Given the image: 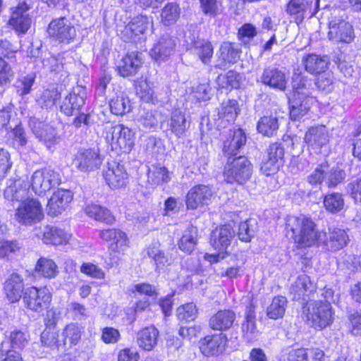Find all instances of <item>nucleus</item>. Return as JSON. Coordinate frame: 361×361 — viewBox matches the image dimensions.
I'll return each mask as SVG.
<instances>
[{"label": "nucleus", "instance_id": "64", "mask_svg": "<svg viewBox=\"0 0 361 361\" xmlns=\"http://www.w3.org/2000/svg\"><path fill=\"white\" fill-rule=\"evenodd\" d=\"M346 190L355 202L361 204V177L348 183Z\"/></svg>", "mask_w": 361, "mask_h": 361}, {"label": "nucleus", "instance_id": "2", "mask_svg": "<svg viewBox=\"0 0 361 361\" xmlns=\"http://www.w3.org/2000/svg\"><path fill=\"white\" fill-rule=\"evenodd\" d=\"M252 165L245 156L229 157L224 167V176L227 183L240 185L247 182L252 174Z\"/></svg>", "mask_w": 361, "mask_h": 361}, {"label": "nucleus", "instance_id": "20", "mask_svg": "<svg viewBox=\"0 0 361 361\" xmlns=\"http://www.w3.org/2000/svg\"><path fill=\"white\" fill-rule=\"evenodd\" d=\"M235 232L230 225H224L215 229L211 235L210 242L212 247L219 252H227Z\"/></svg>", "mask_w": 361, "mask_h": 361}, {"label": "nucleus", "instance_id": "34", "mask_svg": "<svg viewBox=\"0 0 361 361\" xmlns=\"http://www.w3.org/2000/svg\"><path fill=\"white\" fill-rule=\"evenodd\" d=\"M26 192V184L20 178L9 180V183L4 190V195L10 201L19 200L23 198Z\"/></svg>", "mask_w": 361, "mask_h": 361}, {"label": "nucleus", "instance_id": "33", "mask_svg": "<svg viewBox=\"0 0 361 361\" xmlns=\"http://www.w3.org/2000/svg\"><path fill=\"white\" fill-rule=\"evenodd\" d=\"M69 235L57 227L47 226L44 227L42 240L46 244L62 245L68 242Z\"/></svg>", "mask_w": 361, "mask_h": 361}, {"label": "nucleus", "instance_id": "22", "mask_svg": "<svg viewBox=\"0 0 361 361\" xmlns=\"http://www.w3.org/2000/svg\"><path fill=\"white\" fill-rule=\"evenodd\" d=\"M261 82L273 89L284 91L288 80L283 71L278 68L269 66L264 69L260 77Z\"/></svg>", "mask_w": 361, "mask_h": 361}, {"label": "nucleus", "instance_id": "58", "mask_svg": "<svg viewBox=\"0 0 361 361\" xmlns=\"http://www.w3.org/2000/svg\"><path fill=\"white\" fill-rule=\"evenodd\" d=\"M18 120L17 114L13 111L12 104L0 109V128L6 127L8 129L11 123H15Z\"/></svg>", "mask_w": 361, "mask_h": 361}, {"label": "nucleus", "instance_id": "29", "mask_svg": "<svg viewBox=\"0 0 361 361\" xmlns=\"http://www.w3.org/2000/svg\"><path fill=\"white\" fill-rule=\"evenodd\" d=\"M312 284L310 277L306 274L299 275L295 282L290 288V294L294 300H300L303 302L307 300V297L312 291Z\"/></svg>", "mask_w": 361, "mask_h": 361}, {"label": "nucleus", "instance_id": "9", "mask_svg": "<svg viewBox=\"0 0 361 361\" xmlns=\"http://www.w3.org/2000/svg\"><path fill=\"white\" fill-rule=\"evenodd\" d=\"M321 236L319 246L331 252L343 249L350 241L346 231L338 228H329V231L327 233L323 232Z\"/></svg>", "mask_w": 361, "mask_h": 361}, {"label": "nucleus", "instance_id": "21", "mask_svg": "<svg viewBox=\"0 0 361 361\" xmlns=\"http://www.w3.org/2000/svg\"><path fill=\"white\" fill-rule=\"evenodd\" d=\"M314 99L307 92L293 94L290 100V116L296 121L307 114Z\"/></svg>", "mask_w": 361, "mask_h": 361}, {"label": "nucleus", "instance_id": "52", "mask_svg": "<svg viewBox=\"0 0 361 361\" xmlns=\"http://www.w3.org/2000/svg\"><path fill=\"white\" fill-rule=\"evenodd\" d=\"M308 7V0H290L287 5L286 11L290 15H299L296 20L301 22L303 18L302 14Z\"/></svg>", "mask_w": 361, "mask_h": 361}, {"label": "nucleus", "instance_id": "46", "mask_svg": "<svg viewBox=\"0 0 361 361\" xmlns=\"http://www.w3.org/2000/svg\"><path fill=\"white\" fill-rule=\"evenodd\" d=\"M147 254L149 258L154 260L157 269L171 264L172 261L169 256L166 255L155 245H152L148 247Z\"/></svg>", "mask_w": 361, "mask_h": 361}, {"label": "nucleus", "instance_id": "48", "mask_svg": "<svg viewBox=\"0 0 361 361\" xmlns=\"http://www.w3.org/2000/svg\"><path fill=\"white\" fill-rule=\"evenodd\" d=\"M241 77L239 73L229 71L225 75H220L216 78V83L221 88H235L240 87Z\"/></svg>", "mask_w": 361, "mask_h": 361}, {"label": "nucleus", "instance_id": "1", "mask_svg": "<svg viewBox=\"0 0 361 361\" xmlns=\"http://www.w3.org/2000/svg\"><path fill=\"white\" fill-rule=\"evenodd\" d=\"M286 229L291 231L295 243L300 247L319 246L323 231L316 229L315 223L305 216H291L287 219Z\"/></svg>", "mask_w": 361, "mask_h": 361}, {"label": "nucleus", "instance_id": "28", "mask_svg": "<svg viewBox=\"0 0 361 361\" xmlns=\"http://www.w3.org/2000/svg\"><path fill=\"white\" fill-rule=\"evenodd\" d=\"M24 290L23 279L17 273H13L4 283V291L7 298L11 302L18 301Z\"/></svg>", "mask_w": 361, "mask_h": 361}, {"label": "nucleus", "instance_id": "14", "mask_svg": "<svg viewBox=\"0 0 361 361\" xmlns=\"http://www.w3.org/2000/svg\"><path fill=\"white\" fill-rule=\"evenodd\" d=\"M176 47L175 39L168 33L164 34L151 49L149 54L152 59L161 63L168 60Z\"/></svg>", "mask_w": 361, "mask_h": 361}, {"label": "nucleus", "instance_id": "51", "mask_svg": "<svg viewBox=\"0 0 361 361\" xmlns=\"http://www.w3.org/2000/svg\"><path fill=\"white\" fill-rule=\"evenodd\" d=\"M324 204L328 211L336 213L343 209L344 200L340 193L334 192L324 197Z\"/></svg>", "mask_w": 361, "mask_h": 361}, {"label": "nucleus", "instance_id": "60", "mask_svg": "<svg viewBox=\"0 0 361 361\" xmlns=\"http://www.w3.org/2000/svg\"><path fill=\"white\" fill-rule=\"evenodd\" d=\"M197 312L196 305L192 302L185 304L177 309L178 318L182 321L195 319Z\"/></svg>", "mask_w": 361, "mask_h": 361}, {"label": "nucleus", "instance_id": "37", "mask_svg": "<svg viewBox=\"0 0 361 361\" xmlns=\"http://www.w3.org/2000/svg\"><path fill=\"white\" fill-rule=\"evenodd\" d=\"M109 106L111 111L116 115H123L131 110L130 100L123 92L113 97L109 101Z\"/></svg>", "mask_w": 361, "mask_h": 361}, {"label": "nucleus", "instance_id": "25", "mask_svg": "<svg viewBox=\"0 0 361 361\" xmlns=\"http://www.w3.org/2000/svg\"><path fill=\"white\" fill-rule=\"evenodd\" d=\"M305 142L309 147L319 152L322 147L329 142V135L324 126H312L308 129L305 135Z\"/></svg>", "mask_w": 361, "mask_h": 361}, {"label": "nucleus", "instance_id": "62", "mask_svg": "<svg viewBox=\"0 0 361 361\" xmlns=\"http://www.w3.org/2000/svg\"><path fill=\"white\" fill-rule=\"evenodd\" d=\"M9 338L12 347L20 349L27 344L29 335L26 332L14 329L10 333Z\"/></svg>", "mask_w": 361, "mask_h": 361}, {"label": "nucleus", "instance_id": "24", "mask_svg": "<svg viewBox=\"0 0 361 361\" xmlns=\"http://www.w3.org/2000/svg\"><path fill=\"white\" fill-rule=\"evenodd\" d=\"M143 63L142 54L131 52L125 56L118 65V71L123 77L135 75Z\"/></svg>", "mask_w": 361, "mask_h": 361}, {"label": "nucleus", "instance_id": "31", "mask_svg": "<svg viewBox=\"0 0 361 361\" xmlns=\"http://www.w3.org/2000/svg\"><path fill=\"white\" fill-rule=\"evenodd\" d=\"M305 70L311 74L321 75L326 73L329 60L327 56L309 54L303 60Z\"/></svg>", "mask_w": 361, "mask_h": 361}, {"label": "nucleus", "instance_id": "38", "mask_svg": "<svg viewBox=\"0 0 361 361\" xmlns=\"http://www.w3.org/2000/svg\"><path fill=\"white\" fill-rule=\"evenodd\" d=\"M137 121L146 130L156 129L161 121V115L156 111L143 109L140 113Z\"/></svg>", "mask_w": 361, "mask_h": 361}, {"label": "nucleus", "instance_id": "12", "mask_svg": "<svg viewBox=\"0 0 361 361\" xmlns=\"http://www.w3.org/2000/svg\"><path fill=\"white\" fill-rule=\"evenodd\" d=\"M102 162V159L98 150L92 149L79 151L73 160L74 166L83 172L99 169Z\"/></svg>", "mask_w": 361, "mask_h": 361}, {"label": "nucleus", "instance_id": "54", "mask_svg": "<svg viewBox=\"0 0 361 361\" xmlns=\"http://www.w3.org/2000/svg\"><path fill=\"white\" fill-rule=\"evenodd\" d=\"M315 85L318 90L324 93L331 92L334 88V78L330 71L319 75Z\"/></svg>", "mask_w": 361, "mask_h": 361}, {"label": "nucleus", "instance_id": "53", "mask_svg": "<svg viewBox=\"0 0 361 361\" xmlns=\"http://www.w3.org/2000/svg\"><path fill=\"white\" fill-rule=\"evenodd\" d=\"M59 98L60 93L56 89H47L43 91L37 102L42 108L51 109Z\"/></svg>", "mask_w": 361, "mask_h": 361}, {"label": "nucleus", "instance_id": "57", "mask_svg": "<svg viewBox=\"0 0 361 361\" xmlns=\"http://www.w3.org/2000/svg\"><path fill=\"white\" fill-rule=\"evenodd\" d=\"M41 343L43 346L58 348L61 345L58 332L50 328L44 329L41 334Z\"/></svg>", "mask_w": 361, "mask_h": 361}, {"label": "nucleus", "instance_id": "42", "mask_svg": "<svg viewBox=\"0 0 361 361\" xmlns=\"http://www.w3.org/2000/svg\"><path fill=\"white\" fill-rule=\"evenodd\" d=\"M238 110V102L236 100L224 102L219 109V118L221 119L222 122L232 123L237 117Z\"/></svg>", "mask_w": 361, "mask_h": 361}, {"label": "nucleus", "instance_id": "10", "mask_svg": "<svg viewBox=\"0 0 361 361\" xmlns=\"http://www.w3.org/2000/svg\"><path fill=\"white\" fill-rule=\"evenodd\" d=\"M86 98L85 89L81 86H77L72 89L66 95L61 105V111L68 116L77 114L85 104Z\"/></svg>", "mask_w": 361, "mask_h": 361}, {"label": "nucleus", "instance_id": "63", "mask_svg": "<svg viewBox=\"0 0 361 361\" xmlns=\"http://www.w3.org/2000/svg\"><path fill=\"white\" fill-rule=\"evenodd\" d=\"M310 81L300 73H294L293 76V94L307 92L309 95Z\"/></svg>", "mask_w": 361, "mask_h": 361}, {"label": "nucleus", "instance_id": "6", "mask_svg": "<svg viewBox=\"0 0 361 361\" xmlns=\"http://www.w3.org/2000/svg\"><path fill=\"white\" fill-rule=\"evenodd\" d=\"M328 37L333 42L350 43L354 38L353 27L339 16L331 13Z\"/></svg>", "mask_w": 361, "mask_h": 361}, {"label": "nucleus", "instance_id": "56", "mask_svg": "<svg viewBox=\"0 0 361 361\" xmlns=\"http://www.w3.org/2000/svg\"><path fill=\"white\" fill-rule=\"evenodd\" d=\"M242 336L247 342L255 341L259 336V331L257 329L256 322L245 320L241 324Z\"/></svg>", "mask_w": 361, "mask_h": 361}, {"label": "nucleus", "instance_id": "45", "mask_svg": "<svg viewBox=\"0 0 361 361\" xmlns=\"http://www.w3.org/2000/svg\"><path fill=\"white\" fill-rule=\"evenodd\" d=\"M36 271L45 278H54L58 273V267L55 262L49 259L40 258L35 268Z\"/></svg>", "mask_w": 361, "mask_h": 361}, {"label": "nucleus", "instance_id": "36", "mask_svg": "<svg viewBox=\"0 0 361 361\" xmlns=\"http://www.w3.org/2000/svg\"><path fill=\"white\" fill-rule=\"evenodd\" d=\"M191 51L204 63H208L213 55V47L210 42L197 39L192 42Z\"/></svg>", "mask_w": 361, "mask_h": 361}, {"label": "nucleus", "instance_id": "5", "mask_svg": "<svg viewBox=\"0 0 361 361\" xmlns=\"http://www.w3.org/2000/svg\"><path fill=\"white\" fill-rule=\"evenodd\" d=\"M44 216L40 202L33 198L23 201L16 212L17 221L25 226H31L41 221Z\"/></svg>", "mask_w": 361, "mask_h": 361}, {"label": "nucleus", "instance_id": "8", "mask_svg": "<svg viewBox=\"0 0 361 361\" xmlns=\"http://www.w3.org/2000/svg\"><path fill=\"white\" fill-rule=\"evenodd\" d=\"M30 9V6L25 1L20 2L12 8L8 24L18 35H25L31 26L32 19L28 13Z\"/></svg>", "mask_w": 361, "mask_h": 361}, {"label": "nucleus", "instance_id": "13", "mask_svg": "<svg viewBox=\"0 0 361 361\" xmlns=\"http://www.w3.org/2000/svg\"><path fill=\"white\" fill-rule=\"evenodd\" d=\"M212 195V190L209 185H195L188 191L186 195L185 204L187 208L195 209L199 206L208 204Z\"/></svg>", "mask_w": 361, "mask_h": 361}, {"label": "nucleus", "instance_id": "43", "mask_svg": "<svg viewBox=\"0 0 361 361\" xmlns=\"http://www.w3.org/2000/svg\"><path fill=\"white\" fill-rule=\"evenodd\" d=\"M85 213L97 221L112 223L114 218L109 209L97 204H90L85 208Z\"/></svg>", "mask_w": 361, "mask_h": 361}, {"label": "nucleus", "instance_id": "3", "mask_svg": "<svg viewBox=\"0 0 361 361\" xmlns=\"http://www.w3.org/2000/svg\"><path fill=\"white\" fill-rule=\"evenodd\" d=\"M306 317L315 329H323L334 320L331 303L327 300L314 301L308 304Z\"/></svg>", "mask_w": 361, "mask_h": 361}, {"label": "nucleus", "instance_id": "32", "mask_svg": "<svg viewBox=\"0 0 361 361\" xmlns=\"http://www.w3.org/2000/svg\"><path fill=\"white\" fill-rule=\"evenodd\" d=\"M159 331L154 326L145 327L138 331L137 343L145 350H152L157 344Z\"/></svg>", "mask_w": 361, "mask_h": 361}, {"label": "nucleus", "instance_id": "7", "mask_svg": "<svg viewBox=\"0 0 361 361\" xmlns=\"http://www.w3.org/2000/svg\"><path fill=\"white\" fill-rule=\"evenodd\" d=\"M49 35L59 42L68 43L76 35L75 27L64 17L52 20L47 29Z\"/></svg>", "mask_w": 361, "mask_h": 361}, {"label": "nucleus", "instance_id": "41", "mask_svg": "<svg viewBox=\"0 0 361 361\" xmlns=\"http://www.w3.org/2000/svg\"><path fill=\"white\" fill-rule=\"evenodd\" d=\"M287 306V300L283 296L274 297L271 304L267 308V315L269 319H278L282 318Z\"/></svg>", "mask_w": 361, "mask_h": 361}, {"label": "nucleus", "instance_id": "55", "mask_svg": "<svg viewBox=\"0 0 361 361\" xmlns=\"http://www.w3.org/2000/svg\"><path fill=\"white\" fill-rule=\"evenodd\" d=\"M255 222L252 219H248L239 224L238 235L240 240L250 242L255 233Z\"/></svg>", "mask_w": 361, "mask_h": 361}, {"label": "nucleus", "instance_id": "35", "mask_svg": "<svg viewBox=\"0 0 361 361\" xmlns=\"http://www.w3.org/2000/svg\"><path fill=\"white\" fill-rule=\"evenodd\" d=\"M169 126L171 131L177 137H183L187 128L189 127L185 116L181 111L176 110L172 112L170 120L169 121Z\"/></svg>", "mask_w": 361, "mask_h": 361}, {"label": "nucleus", "instance_id": "4", "mask_svg": "<svg viewBox=\"0 0 361 361\" xmlns=\"http://www.w3.org/2000/svg\"><path fill=\"white\" fill-rule=\"evenodd\" d=\"M61 183L58 172L44 168L34 172L31 178V188L36 195H42Z\"/></svg>", "mask_w": 361, "mask_h": 361}, {"label": "nucleus", "instance_id": "15", "mask_svg": "<svg viewBox=\"0 0 361 361\" xmlns=\"http://www.w3.org/2000/svg\"><path fill=\"white\" fill-rule=\"evenodd\" d=\"M227 343V337L224 334L207 336L200 341V350L207 356H216L222 353Z\"/></svg>", "mask_w": 361, "mask_h": 361}, {"label": "nucleus", "instance_id": "61", "mask_svg": "<svg viewBox=\"0 0 361 361\" xmlns=\"http://www.w3.org/2000/svg\"><path fill=\"white\" fill-rule=\"evenodd\" d=\"M200 3L202 12L209 17L215 18L221 12V3L217 0H200Z\"/></svg>", "mask_w": 361, "mask_h": 361}, {"label": "nucleus", "instance_id": "11", "mask_svg": "<svg viewBox=\"0 0 361 361\" xmlns=\"http://www.w3.org/2000/svg\"><path fill=\"white\" fill-rule=\"evenodd\" d=\"M51 295L47 288L31 287L26 290L23 296L25 306L33 311L39 312L50 302Z\"/></svg>", "mask_w": 361, "mask_h": 361}, {"label": "nucleus", "instance_id": "44", "mask_svg": "<svg viewBox=\"0 0 361 361\" xmlns=\"http://www.w3.org/2000/svg\"><path fill=\"white\" fill-rule=\"evenodd\" d=\"M180 8L176 3H168L161 10V22L164 25L174 24L180 17Z\"/></svg>", "mask_w": 361, "mask_h": 361}, {"label": "nucleus", "instance_id": "27", "mask_svg": "<svg viewBox=\"0 0 361 361\" xmlns=\"http://www.w3.org/2000/svg\"><path fill=\"white\" fill-rule=\"evenodd\" d=\"M134 132L123 124L112 128V142L124 152L130 151L134 145Z\"/></svg>", "mask_w": 361, "mask_h": 361}, {"label": "nucleus", "instance_id": "23", "mask_svg": "<svg viewBox=\"0 0 361 361\" xmlns=\"http://www.w3.org/2000/svg\"><path fill=\"white\" fill-rule=\"evenodd\" d=\"M29 126L36 137L43 141L47 147H51V145L56 142L57 139L56 130L49 124L36 118H31L29 121Z\"/></svg>", "mask_w": 361, "mask_h": 361}, {"label": "nucleus", "instance_id": "59", "mask_svg": "<svg viewBox=\"0 0 361 361\" xmlns=\"http://www.w3.org/2000/svg\"><path fill=\"white\" fill-rule=\"evenodd\" d=\"M327 164L322 163L318 166L307 177V183L312 186H318L325 180V172L326 171Z\"/></svg>", "mask_w": 361, "mask_h": 361}, {"label": "nucleus", "instance_id": "18", "mask_svg": "<svg viewBox=\"0 0 361 361\" xmlns=\"http://www.w3.org/2000/svg\"><path fill=\"white\" fill-rule=\"evenodd\" d=\"M153 22L152 18L147 16H137L133 18L131 21L125 27L123 32L128 35L129 40L135 41V37L139 35H144L152 32Z\"/></svg>", "mask_w": 361, "mask_h": 361}, {"label": "nucleus", "instance_id": "47", "mask_svg": "<svg viewBox=\"0 0 361 361\" xmlns=\"http://www.w3.org/2000/svg\"><path fill=\"white\" fill-rule=\"evenodd\" d=\"M221 59L228 63H234L240 58V51L235 46L234 44L225 42L219 49Z\"/></svg>", "mask_w": 361, "mask_h": 361}, {"label": "nucleus", "instance_id": "39", "mask_svg": "<svg viewBox=\"0 0 361 361\" xmlns=\"http://www.w3.org/2000/svg\"><path fill=\"white\" fill-rule=\"evenodd\" d=\"M197 229L194 226L188 227L184 232L178 242L179 248L190 254L195 249L197 244Z\"/></svg>", "mask_w": 361, "mask_h": 361}, {"label": "nucleus", "instance_id": "16", "mask_svg": "<svg viewBox=\"0 0 361 361\" xmlns=\"http://www.w3.org/2000/svg\"><path fill=\"white\" fill-rule=\"evenodd\" d=\"M99 237L109 243V248L117 252H124L129 245L126 233L117 228H109L99 231Z\"/></svg>", "mask_w": 361, "mask_h": 361}, {"label": "nucleus", "instance_id": "26", "mask_svg": "<svg viewBox=\"0 0 361 361\" xmlns=\"http://www.w3.org/2000/svg\"><path fill=\"white\" fill-rule=\"evenodd\" d=\"M246 135L240 128L230 130L228 137L224 142L223 152L225 156L236 157L238 151L246 143Z\"/></svg>", "mask_w": 361, "mask_h": 361}, {"label": "nucleus", "instance_id": "50", "mask_svg": "<svg viewBox=\"0 0 361 361\" xmlns=\"http://www.w3.org/2000/svg\"><path fill=\"white\" fill-rule=\"evenodd\" d=\"M82 328L76 323H71L64 328L62 333L63 336V344L66 345L68 341L70 345H76L80 340Z\"/></svg>", "mask_w": 361, "mask_h": 361}, {"label": "nucleus", "instance_id": "30", "mask_svg": "<svg viewBox=\"0 0 361 361\" xmlns=\"http://www.w3.org/2000/svg\"><path fill=\"white\" fill-rule=\"evenodd\" d=\"M235 314L230 310H219L209 319V326L214 331H226L232 327Z\"/></svg>", "mask_w": 361, "mask_h": 361}, {"label": "nucleus", "instance_id": "17", "mask_svg": "<svg viewBox=\"0 0 361 361\" xmlns=\"http://www.w3.org/2000/svg\"><path fill=\"white\" fill-rule=\"evenodd\" d=\"M106 183L112 189L125 187L128 181V173L123 165L114 162L103 173Z\"/></svg>", "mask_w": 361, "mask_h": 361}, {"label": "nucleus", "instance_id": "19", "mask_svg": "<svg viewBox=\"0 0 361 361\" xmlns=\"http://www.w3.org/2000/svg\"><path fill=\"white\" fill-rule=\"evenodd\" d=\"M73 200V194L68 190H58L51 195L47 203V214L49 216L61 214Z\"/></svg>", "mask_w": 361, "mask_h": 361}, {"label": "nucleus", "instance_id": "49", "mask_svg": "<svg viewBox=\"0 0 361 361\" xmlns=\"http://www.w3.org/2000/svg\"><path fill=\"white\" fill-rule=\"evenodd\" d=\"M346 177V173L340 166H334L329 169L327 165L326 171L325 172V183L328 187H336L342 183Z\"/></svg>", "mask_w": 361, "mask_h": 361}, {"label": "nucleus", "instance_id": "40", "mask_svg": "<svg viewBox=\"0 0 361 361\" xmlns=\"http://www.w3.org/2000/svg\"><path fill=\"white\" fill-rule=\"evenodd\" d=\"M279 126L278 118L276 116H264L257 122V128L259 133L271 137L276 134Z\"/></svg>", "mask_w": 361, "mask_h": 361}]
</instances>
